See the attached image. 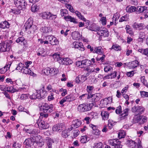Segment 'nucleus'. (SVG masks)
I'll return each mask as SVG.
<instances>
[{
  "instance_id": "35",
  "label": "nucleus",
  "mask_w": 148,
  "mask_h": 148,
  "mask_svg": "<svg viewBox=\"0 0 148 148\" xmlns=\"http://www.w3.org/2000/svg\"><path fill=\"white\" fill-rule=\"evenodd\" d=\"M138 51L143 54L145 55L148 57V49H138Z\"/></svg>"
},
{
  "instance_id": "55",
  "label": "nucleus",
  "mask_w": 148,
  "mask_h": 148,
  "mask_svg": "<svg viewBox=\"0 0 148 148\" xmlns=\"http://www.w3.org/2000/svg\"><path fill=\"white\" fill-rule=\"evenodd\" d=\"M101 27H100L99 26H96L95 25V27H93L92 28V29H91L92 31L99 32V31L101 30Z\"/></svg>"
},
{
  "instance_id": "61",
  "label": "nucleus",
  "mask_w": 148,
  "mask_h": 148,
  "mask_svg": "<svg viewBox=\"0 0 148 148\" xmlns=\"http://www.w3.org/2000/svg\"><path fill=\"white\" fill-rule=\"evenodd\" d=\"M77 48L81 51H83L85 50L84 48L83 45V44L82 43L80 42H79V44L78 46V48Z\"/></svg>"
},
{
  "instance_id": "7",
  "label": "nucleus",
  "mask_w": 148,
  "mask_h": 148,
  "mask_svg": "<svg viewBox=\"0 0 148 148\" xmlns=\"http://www.w3.org/2000/svg\"><path fill=\"white\" fill-rule=\"evenodd\" d=\"M73 124L70 128L68 129V130L71 131L73 129H76L79 127L81 125L82 122L78 119H75L72 122Z\"/></svg>"
},
{
  "instance_id": "11",
  "label": "nucleus",
  "mask_w": 148,
  "mask_h": 148,
  "mask_svg": "<svg viewBox=\"0 0 148 148\" xmlns=\"http://www.w3.org/2000/svg\"><path fill=\"white\" fill-rule=\"evenodd\" d=\"M37 123L39 127L42 129H46L49 127L48 125L42 120H39L38 121Z\"/></svg>"
},
{
  "instance_id": "22",
  "label": "nucleus",
  "mask_w": 148,
  "mask_h": 148,
  "mask_svg": "<svg viewBox=\"0 0 148 148\" xmlns=\"http://www.w3.org/2000/svg\"><path fill=\"white\" fill-rule=\"evenodd\" d=\"M94 87L93 86H88L87 87V90L88 92V98H91L93 96V95L91 94V92L92 90L93 89Z\"/></svg>"
},
{
  "instance_id": "12",
  "label": "nucleus",
  "mask_w": 148,
  "mask_h": 148,
  "mask_svg": "<svg viewBox=\"0 0 148 148\" xmlns=\"http://www.w3.org/2000/svg\"><path fill=\"white\" fill-rule=\"evenodd\" d=\"M64 125L63 124H57L53 126L52 130L53 131H61L64 129Z\"/></svg>"
},
{
  "instance_id": "30",
  "label": "nucleus",
  "mask_w": 148,
  "mask_h": 148,
  "mask_svg": "<svg viewBox=\"0 0 148 148\" xmlns=\"http://www.w3.org/2000/svg\"><path fill=\"white\" fill-rule=\"evenodd\" d=\"M138 62L137 60L133 61L129 63V67L130 68L134 69L138 65Z\"/></svg>"
},
{
  "instance_id": "43",
  "label": "nucleus",
  "mask_w": 148,
  "mask_h": 148,
  "mask_svg": "<svg viewBox=\"0 0 148 148\" xmlns=\"http://www.w3.org/2000/svg\"><path fill=\"white\" fill-rule=\"evenodd\" d=\"M85 70L88 71V73H87L86 75V76H88V75H89V73L94 71L95 69L93 68H91L88 67L86 68Z\"/></svg>"
},
{
  "instance_id": "50",
  "label": "nucleus",
  "mask_w": 148,
  "mask_h": 148,
  "mask_svg": "<svg viewBox=\"0 0 148 148\" xmlns=\"http://www.w3.org/2000/svg\"><path fill=\"white\" fill-rule=\"evenodd\" d=\"M73 96V94L72 93L70 94L66 97H64L66 100L67 101L70 102L72 100V97Z\"/></svg>"
},
{
  "instance_id": "5",
  "label": "nucleus",
  "mask_w": 148,
  "mask_h": 148,
  "mask_svg": "<svg viewBox=\"0 0 148 148\" xmlns=\"http://www.w3.org/2000/svg\"><path fill=\"white\" fill-rule=\"evenodd\" d=\"M10 50V45L8 42H3L0 43V51L5 52Z\"/></svg>"
},
{
  "instance_id": "3",
  "label": "nucleus",
  "mask_w": 148,
  "mask_h": 148,
  "mask_svg": "<svg viewBox=\"0 0 148 148\" xmlns=\"http://www.w3.org/2000/svg\"><path fill=\"white\" fill-rule=\"evenodd\" d=\"M41 110L44 113H47L52 112L53 110V106L52 104H48L46 103H42L40 106Z\"/></svg>"
},
{
  "instance_id": "57",
  "label": "nucleus",
  "mask_w": 148,
  "mask_h": 148,
  "mask_svg": "<svg viewBox=\"0 0 148 148\" xmlns=\"http://www.w3.org/2000/svg\"><path fill=\"white\" fill-rule=\"evenodd\" d=\"M60 13L62 16H65L68 14V11L65 9H61L60 10Z\"/></svg>"
},
{
  "instance_id": "36",
  "label": "nucleus",
  "mask_w": 148,
  "mask_h": 148,
  "mask_svg": "<svg viewBox=\"0 0 148 148\" xmlns=\"http://www.w3.org/2000/svg\"><path fill=\"white\" fill-rule=\"evenodd\" d=\"M23 8H21V9L18 8V9H11L10 12L12 13H13L15 14H19L21 13V10Z\"/></svg>"
},
{
  "instance_id": "53",
  "label": "nucleus",
  "mask_w": 148,
  "mask_h": 148,
  "mask_svg": "<svg viewBox=\"0 0 148 148\" xmlns=\"http://www.w3.org/2000/svg\"><path fill=\"white\" fill-rule=\"evenodd\" d=\"M94 148H103V144L101 143H95Z\"/></svg>"
},
{
  "instance_id": "45",
  "label": "nucleus",
  "mask_w": 148,
  "mask_h": 148,
  "mask_svg": "<svg viewBox=\"0 0 148 148\" xmlns=\"http://www.w3.org/2000/svg\"><path fill=\"white\" fill-rule=\"evenodd\" d=\"M140 93L142 97H148V92L143 91H140Z\"/></svg>"
},
{
  "instance_id": "28",
  "label": "nucleus",
  "mask_w": 148,
  "mask_h": 148,
  "mask_svg": "<svg viewBox=\"0 0 148 148\" xmlns=\"http://www.w3.org/2000/svg\"><path fill=\"white\" fill-rule=\"evenodd\" d=\"M78 17L81 20L84 21H86V19L84 17V16L82 15L81 13L78 11H74V12Z\"/></svg>"
},
{
  "instance_id": "20",
  "label": "nucleus",
  "mask_w": 148,
  "mask_h": 148,
  "mask_svg": "<svg viewBox=\"0 0 148 148\" xmlns=\"http://www.w3.org/2000/svg\"><path fill=\"white\" fill-rule=\"evenodd\" d=\"M147 10V7L145 6H138L136 8V11L138 13L145 12Z\"/></svg>"
},
{
  "instance_id": "17",
  "label": "nucleus",
  "mask_w": 148,
  "mask_h": 148,
  "mask_svg": "<svg viewBox=\"0 0 148 148\" xmlns=\"http://www.w3.org/2000/svg\"><path fill=\"white\" fill-rule=\"evenodd\" d=\"M108 142L109 144L113 146V147L118 144L121 143V142L118 139H111L109 140Z\"/></svg>"
},
{
  "instance_id": "60",
  "label": "nucleus",
  "mask_w": 148,
  "mask_h": 148,
  "mask_svg": "<svg viewBox=\"0 0 148 148\" xmlns=\"http://www.w3.org/2000/svg\"><path fill=\"white\" fill-rule=\"evenodd\" d=\"M65 6L66 8L69 9L70 11L72 12H74V10L73 7L69 4H65Z\"/></svg>"
},
{
  "instance_id": "49",
  "label": "nucleus",
  "mask_w": 148,
  "mask_h": 148,
  "mask_svg": "<svg viewBox=\"0 0 148 148\" xmlns=\"http://www.w3.org/2000/svg\"><path fill=\"white\" fill-rule=\"evenodd\" d=\"M40 94V98L44 97L45 96L47 95L46 92L43 90H39Z\"/></svg>"
},
{
  "instance_id": "4",
  "label": "nucleus",
  "mask_w": 148,
  "mask_h": 148,
  "mask_svg": "<svg viewBox=\"0 0 148 148\" xmlns=\"http://www.w3.org/2000/svg\"><path fill=\"white\" fill-rule=\"evenodd\" d=\"M14 4L17 8H25L27 5L25 0H13Z\"/></svg>"
},
{
  "instance_id": "2",
  "label": "nucleus",
  "mask_w": 148,
  "mask_h": 148,
  "mask_svg": "<svg viewBox=\"0 0 148 148\" xmlns=\"http://www.w3.org/2000/svg\"><path fill=\"white\" fill-rule=\"evenodd\" d=\"M92 103L88 104L83 103L79 105L77 107V110L80 113L87 112L90 110L93 106Z\"/></svg>"
},
{
  "instance_id": "14",
  "label": "nucleus",
  "mask_w": 148,
  "mask_h": 148,
  "mask_svg": "<svg viewBox=\"0 0 148 148\" xmlns=\"http://www.w3.org/2000/svg\"><path fill=\"white\" fill-rule=\"evenodd\" d=\"M64 18L66 21H70L75 24H77L78 23L77 20L71 16H65L64 17Z\"/></svg>"
},
{
  "instance_id": "48",
  "label": "nucleus",
  "mask_w": 148,
  "mask_h": 148,
  "mask_svg": "<svg viewBox=\"0 0 148 148\" xmlns=\"http://www.w3.org/2000/svg\"><path fill=\"white\" fill-rule=\"evenodd\" d=\"M140 80L143 84L146 86H148V84L146 80L145 79V77L144 76L141 77L140 78Z\"/></svg>"
},
{
  "instance_id": "63",
  "label": "nucleus",
  "mask_w": 148,
  "mask_h": 148,
  "mask_svg": "<svg viewBox=\"0 0 148 148\" xmlns=\"http://www.w3.org/2000/svg\"><path fill=\"white\" fill-rule=\"evenodd\" d=\"M100 21H101V23L103 25H105L106 24V17L105 16L102 17L100 19Z\"/></svg>"
},
{
  "instance_id": "42",
  "label": "nucleus",
  "mask_w": 148,
  "mask_h": 148,
  "mask_svg": "<svg viewBox=\"0 0 148 148\" xmlns=\"http://www.w3.org/2000/svg\"><path fill=\"white\" fill-rule=\"evenodd\" d=\"M68 132V130H64L62 131L61 133V135L64 138H66L69 135Z\"/></svg>"
},
{
  "instance_id": "44",
  "label": "nucleus",
  "mask_w": 148,
  "mask_h": 148,
  "mask_svg": "<svg viewBox=\"0 0 148 148\" xmlns=\"http://www.w3.org/2000/svg\"><path fill=\"white\" fill-rule=\"evenodd\" d=\"M88 139V138L86 136H82L81 138L80 141L82 143H85L89 140Z\"/></svg>"
},
{
  "instance_id": "64",
  "label": "nucleus",
  "mask_w": 148,
  "mask_h": 148,
  "mask_svg": "<svg viewBox=\"0 0 148 148\" xmlns=\"http://www.w3.org/2000/svg\"><path fill=\"white\" fill-rule=\"evenodd\" d=\"M21 146V144L19 143H17L15 142L13 144L12 147L14 148H20Z\"/></svg>"
},
{
  "instance_id": "41",
  "label": "nucleus",
  "mask_w": 148,
  "mask_h": 148,
  "mask_svg": "<svg viewBox=\"0 0 148 148\" xmlns=\"http://www.w3.org/2000/svg\"><path fill=\"white\" fill-rule=\"evenodd\" d=\"M127 32L131 35L133 34V33L132 31V29L130 26L129 25H127L125 27Z\"/></svg>"
},
{
  "instance_id": "37",
  "label": "nucleus",
  "mask_w": 148,
  "mask_h": 148,
  "mask_svg": "<svg viewBox=\"0 0 148 148\" xmlns=\"http://www.w3.org/2000/svg\"><path fill=\"white\" fill-rule=\"evenodd\" d=\"M24 66L25 65L24 64L20 62L18 64V66L16 68V69L19 71V72H21V70H22Z\"/></svg>"
},
{
  "instance_id": "51",
  "label": "nucleus",
  "mask_w": 148,
  "mask_h": 148,
  "mask_svg": "<svg viewBox=\"0 0 148 148\" xmlns=\"http://www.w3.org/2000/svg\"><path fill=\"white\" fill-rule=\"evenodd\" d=\"M141 118V116L135 117L134 118V122L135 123L139 122L140 123Z\"/></svg>"
},
{
  "instance_id": "34",
  "label": "nucleus",
  "mask_w": 148,
  "mask_h": 148,
  "mask_svg": "<svg viewBox=\"0 0 148 148\" xmlns=\"http://www.w3.org/2000/svg\"><path fill=\"white\" fill-rule=\"evenodd\" d=\"M38 52L37 53V55L39 56H41L42 57V56L44 54V53L45 51V49L42 47H40L38 49Z\"/></svg>"
},
{
  "instance_id": "21",
  "label": "nucleus",
  "mask_w": 148,
  "mask_h": 148,
  "mask_svg": "<svg viewBox=\"0 0 148 148\" xmlns=\"http://www.w3.org/2000/svg\"><path fill=\"white\" fill-rule=\"evenodd\" d=\"M93 52L101 55L103 54V49L101 47H97L95 48Z\"/></svg>"
},
{
  "instance_id": "31",
  "label": "nucleus",
  "mask_w": 148,
  "mask_h": 148,
  "mask_svg": "<svg viewBox=\"0 0 148 148\" xmlns=\"http://www.w3.org/2000/svg\"><path fill=\"white\" fill-rule=\"evenodd\" d=\"M32 98L33 99H40V96L39 90H37L34 92L32 96Z\"/></svg>"
},
{
  "instance_id": "10",
  "label": "nucleus",
  "mask_w": 148,
  "mask_h": 148,
  "mask_svg": "<svg viewBox=\"0 0 148 148\" xmlns=\"http://www.w3.org/2000/svg\"><path fill=\"white\" fill-rule=\"evenodd\" d=\"M46 39L48 40L52 45H57L58 41L56 38L53 36H49L46 37Z\"/></svg>"
},
{
  "instance_id": "27",
  "label": "nucleus",
  "mask_w": 148,
  "mask_h": 148,
  "mask_svg": "<svg viewBox=\"0 0 148 148\" xmlns=\"http://www.w3.org/2000/svg\"><path fill=\"white\" fill-rule=\"evenodd\" d=\"M52 30V29L50 27H44L40 29V31L43 33H48L51 32Z\"/></svg>"
},
{
  "instance_id": "18",
  "label": "nucleus",
  "mask_w": 148,
  "mask_h": 148,
  "mask_svg": "<svg viewBox=\"0 0 148 148\" xmlns=\"http://www.w3.org/2000/svg\"><path fill=\"white\" fill-rule=\"evenodd\" d=\"M82 61V67L85 69L90 66L91 64V61L88 60H84Z\"/></svg>"
},
{
  "instance_id": "23",
  "label": "nucleus",
  "mask_w": 148,
  "mask_h": 148,
  "mask_svg": "<svg viewBox=\"0 0 148 148\" xmlns=\"http://www.w3.org/2000/svg\"><path fill=\"white\" fill-rule=\"evenodd\" d=\"M21 72L26 74H29L30 75H32L33 74V72L29 69L25 67V66L22 70L21 71Z\"/></svg>"
},
{
  "instance_id": "19",
  "label": "nucleus",
  "mask_w": 148,
  "mask_h": 148,
  "mask_svg": "<svg viewBox=\"0 0 148 148\" xmlns=\"http://www.w3.org/2000/svg\"><path fill=\"white\" fill-rule=\"evenodd\" d=\"M32 137L34 143H36V144L41 143V136L39 135H36V136H32Z\"/></svg>"
},
{
  "instance_id": "33",
  "label": "nucleus",
  "mask_w": 148,
  "mask_h": 148,
  "mask_svg": "<svg viewBox=\"0 0 148 148\" xmlns=\"http://www.w3.org/2000/svg\"><path fill=\"white\" fill-rule=\"evenodd\" d=\"M72 35L73 38L75 40L79 38L80 36V33L77 32H73Z\"/></svg>"
},
{
  "instance_id": "39",
  "label": "nucleus",
  "mask_w": 148,
  "mask_h": 148,
  "mask_svg": "<svg viewBox=\"0 0 148 148\" xmlns=\"http://www.w3.org/2000/svg\"><path fill=\"white\" fill-rule=\"evenodd\" d=\"M129 19L128 15L126 14L122 16L119 19V22H122L124 21H128Z\"/></svg>"
},
{
  "instance_id": "29",
  "label": "nucleus",
  "mask_w": 148,
  "mask_h": 148,
  "mask_svg": "<svg viewBox=\"0 0 148 148\" xmlns=\"http://www.w3.org/2000/svg\"><path fill=\"white\" fill-rule=\"evenodd\" d=\"M136 9L135 6H129L126 7V10L127 12L130 13L136 11Z\"/></svg>"
},
{
  "instance_id": "58",
  "label": "nucleus",
  "mask_w": 148,
  "mask_h": 148,
  "mask_svg": "<svg viewBox=\"0 0 148 148\" xmlns=\"http://www.w3.org/2000/svg\"><path fill=\"white\" fill-rule=\"evenodd\" d=\"M38 6L36 5H33L31 7V10L33 12H35L37 11L38 10Z\"/></svg>"
},
{
  "instance_id": "59",
  "label": "nucleus",
  "mask_w": 148,
  "mask_h": 148,
  "mask_svg": "<svg viewBox=\"0 0 148 148\" xmlns=\"http://www.w3.org/2000/svg\"><path fill=\"white\" fill-rule=\"evenodd\" d=\"M112 69V68L109 65L106 66L104 68V71L106 72L111 71Z\"/></svg>"
},
{
  "instance_id": "8",
  "label": "nucleus",
  "mask_w": 148,
  "mask_h": 148,
  "mask_svg": "<svg viewBox=\"0 0 148 148\" xmlns=\"http://www.w3.org/2000/svg\"><path fill=\"white\" fill-rule=\"evenodd\" d=\"M127 144L130 148H143L140 143H138V144L136 145L134 141L131 140H128Z\"/></svg>"
},
{
  "instance_id": "38",
  "label": "nucleus",
  "mask_w": 148,
  "mask_h": 148,
  "mask_svg": "<svg viewBox=\"0 0 148 148\" xmlns=\"http://www.w3.org/2000/svg\"><path fill=\"white\" fill-rule=\"evenodd\" d=\"M110 99L111 100V102H112V98L110 97H108V99H105L101 101V103H102L103 104V106L106 107L107 106L108 104L107 101L108 100H110Z\"/></svg>"
},
{
  "instance_id": "56",
  "label": "nucleus",
  "mask_w": 148,
  "mask_h": 148,
  "mask_svg": "<svg viewBox=\"0 0 148 148\" xmlns=\"http://www.w3.org/2000/svg\"><path fill=\"white\" fill-rule=\"evenodd\" d=\"M50 68H47L44 69L43 71L44 73L46 75H50Z\"/></svg>"
},
{
  "instance_id": "62",
  "label": "nucleus",
  "mask_w": 148,
  "mask_h": 148,
  "mask_svg": "<svg viewBox=\"0 0 148 148\" xmlns=\"http://www.w3.org/2000/svg\"><path fill=\"white\" fill-rule=\"evenodd\" d=\"M65 64L68 65L71 64L72 63V61L69 58H65Z\"/></svg>"
},
{
  "instance_id": "25",
  "label": "nucleus",
  "mask_w": 148,
  "mask_h": 148,
  "mask_svg": "<svg viewBox=\"0 0 148 148\" xmlns=\"http://www.w3.org/2000/svg\"><path fill=\"white\" fill-rule=\"evenodd\" d=\"M101 115L103 119L104 120H106L108 119L109 114L108 112L102 111L101 112Z\"/></svg>"
},
{
  "instance_id": "32",
  "label": "nucleus",
  "mask_w": 148,
  "mask_h": 148,
  "mask_svg": "<svg viewBox=\"0 0 148 148\" xmlns=\"http://www.w3.org/2000/svg\"><path fill=\"white\" fill-rule=\"evenodd\" d=\"M58 72V70L55 68H50V75L53 76L57 74Z\"/></svg>"
},
{
  "instance_id": "6",
  "label": "nucleus",
  "mask_w": 148,
  "mask_h": 148,
  "mask_svg": "<svg viewBox=\"0 0 148 148\" xmlns=\"http://www.w3.org/2000/svg\"><path fill=\"white\" fill-rule=\"evenodd\" d=\"M97 34L103 37H107L109 35V33L107 29L103 27H101V29L97 33Z\"/></svg>"
},
{
  "instance_id": "26",
  "label": "nucleus",
  "mask_w": 148,
  "mask_h": 148,
  "mask_svg": "<svg viewBox=\"0 0 148 148\" xmlns=\"http://www.w3.org/2000/svg\"><path fill=\"white\" fill-rule=\"evenodd\" d=\"M9 26V23L6 21L2 22L0 23V27L2 29L8 28Z\"/></svg>"
},
{
  "instance_id": "54",
  "label": "nucleus",
  "mask_w": 148,
  "mask_h": 148,
  "mask_svg": "<svg viewBox=\"0 0 148 148\" xmlns=\"http://www.w3.org/2000/svg\"><path fill=\"white\" fill-rule=\"evenodd\" d=\"M53 57L55 60L58 61L59 58H60V55L58 53H55L53 55Z\"/></svg>"
},
{
  "instance_id": "40",
  "label": "nucleus",
  "mask_w": 148,
  "mask_h": 148,
  "mask_svg": "<svg viewBox=\"0 0 148 148\" xmlns=\"http://www.w3.org/2000/svg\"><path fill=\"white\" fill-rule=\"evenodd\" d=\"M125 136V132L124 131H121L118 134V138L119 139L124 138Z\"/></svg>"
},
{
  "instance_id": "9",
  "label": "nucleus",
  "mask_w": 148,
  "mask_h": 148,
  "mask_svg": "<svg viewBox=\"0 0 148 148\" xmlns=\"http://www.w3.org/2000/svg\"><path fill=\"white\" fill-rule=\"evenodd\" d=\"M34 143L32 137L30 138L26 139L24 141L23 143L25 145V148H31Z\"/></svg>"
},
{
  "instance_id": "15",
  "label": "nucleus",
  "mask_w": 148,
  "mask_h": 148,
  "mask_svg": "<svg viewBox=\"0 0 148 148\" xmlns=\"http://www.w3.org/2000/svg\"><path fill=\"white\" fill-rule=\"evenodd\" d=\"M132 27L134 28L140 30L143 29L145 27V26L143 24H138L135 23L133 24L132 25Z\"/></svg>"
},
{
  "instance_id": "16",
  "label": "nucleus",
  "mask_w": 148,
  "mask_h": 148,
  "mask_svg": "<svg viewBox=\"0 0 148 148\" xmlns=\"http://www.w3.org/2000/svg\"><path fill=\"white\" fill-rule=\"evenodd\" d=\"M40 15L44 19L49 18L51 16V13L49 12H45L40 14Z\"/></svg>"
},
{
  "instance_id": "24",
  "label": "nucleus",
  "mask_w": 148,
  "mask_h": 148,
  "mask_svg": "<svg viewBox=\"0 0 148 148\" xmlns=\"http://www.w3.org/2000/svg\"><path fill=\"white\" fill-rule=\"evenodd\" d=\"M16 42L18 43L23 45H25L27 43L26 40L23 37L18 38L16 40Z\"/></svg>"
},
{
  "instance_id": "47",
  "label": "nucleus",
  "mask_w": 148,
  "mask_h": 148,
  "mask_svg": "<svg viewBox=\"0 0 148 148\" xmlns=\"http://www.w3.org/2000/svg\"><path fill=\"white\" fill-rule=\"evenodd\" d=\"M106 57V56L103 54L102 56L100 57L99 56H97L96 58V60L97 61H101L102 62H103L105 58Z\"/></svg>"
},
{
  "instance_id": "46",
  "label": "nucleus",
  "mask_w": 148,
  "mask_h": 148,
  "mask_svg": "<svg viewBox=\"0 0 148 148\" xmlns=\"http://www.w3.org/2000/svg\"><path fill=\"white\" fill-rule=\"evenodd\" d=\"M5 90L12 93H13L15 91V90L12 86L6 87Z\"/></svg>"
},
{
  "instance_id": "1",
  "label": "nucleus",
  "mask_w": 148,
  "mask_h": 148,
  "mask_svg": "<svg viewBox=\"0 0 148 148\" xmlns=\"http://www.w3.org/2000/svg\"><path fill=\"white\" fill-rule=\"evenodd\" d=\"M25 29L29 33L34 32L37 29L36 26L33 24L32 21L29 20L25 23Z\"/></svg>"
},
{
  "instance_id": "13",
  "label": "nucleus",
  "mask_w": 148,
  "mask_h": 148,
  "mask_svg": "<svg viewBox=\"0 0 148 148\" xmlns=\"http://www.w3.org/2000/svg\"><path fill=\"white\" fill-rule=\"evenodd\" d=\"M86 76L79 75L76 77V82L78 83H82L87 79Z\"/></svg>"
},
{
  "instance_id": "52",
  "label": "nucleus",
  "mask_w": 148,
  "mask_h": 148,
  "mask_svg": "<svg viewBox=\"0 0 148 148\" xmlns=\"http://www.w3.org/2000/svg\"><path fill=\"white\" fill-rule=\"evenodd\" d=\"M141 120L140 122V124H142L146 122L147 120V117L144 116H141Z\"/></svg>"
}]
</instances>
